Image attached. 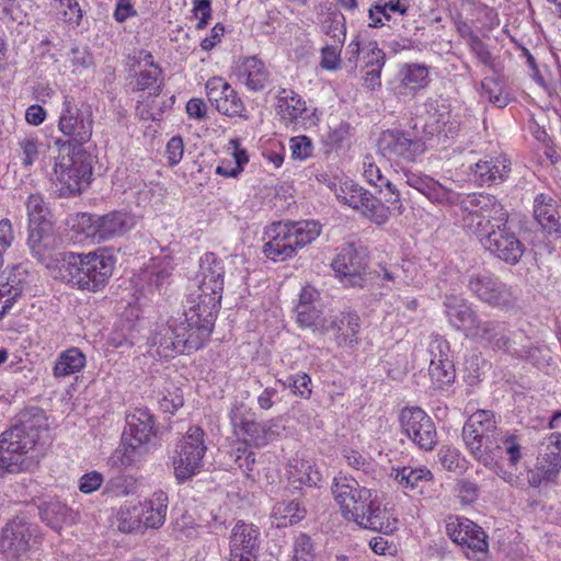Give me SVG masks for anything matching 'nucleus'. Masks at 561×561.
Here are the masks:
<instances>
[{"mask_svg":"<svg viewBox=\"0 0 561 561\" xmlns=\"http://www.w3.org/2000/svg\"><path fill=\"white\" fill-rule=\"evenodd\" d=\"M276 99L277 113L285 121L293 123L306 111V102L290 89H282Z\"/></svg>","mask_w":561,"mask_h":561,"instance_id":"obj_42","label":"nucleus"},{"mask_svg":"<svg viewBox=\"0 0 561 561\" xmlns=\"http://www.w3.org/2000/svg\"><path fill=\"white\" fill-rule=\"evenodd\" d=\"M428 376L432 385L436 389H444L450 386L456 378L455 367L453 362H435L431 360L428 366Z\"/></svg>","mask_w":561,"mask_h":561,"instance_id":"obj_45","label":"nucleus"},{"mask_svg":"<svg viewBox=\"0 0 561 561\" xmlns=\"http://www.w3.org/2000/svg\"><path fill=\"white\" fill-rule=\"evenodd\" d=\"M408 9L409 3L407 0H377L368 10L369 26H383L394 14L404 15Z\"/></svg>","mask_w":561,"mask_h":561,"instance_id":"obj_38","label":"nucleus"},{"mask_svg":"<svg viewBox=\"0 0 561 561\" xmlns=\"http://www.w3.org/2000/svg\"><path fill=\"white\" fill-rule=\"evenodd\" d=\"M214 329L204 325L201 322L188 321L186 317L183 320L174 321V332L181 340L180 346L184 354H190L202 348L209 340Z\"/></svg>","mask_w":561,"mask_h":561,"instance_id":"obj_30","label":"nucleus"},{"mask_svg":"<svg viewBox=\"0 0 561 561\" xmlns=\"http://www.w3.org/2000/svg\"><path fill=\"white\" fill-rule=\"evenodd\" d=\"M28 225H43L50 222V210L41 194H31L26 201Z\"/></svg>","mask_w":561,"mask_h":561,"instance_id":"obj_50","label":"nucleus"},{"mask_svg":"<svg viewBox=\"0 0 561 561\" xmlns=\"http://www.w3.org/2000/svg\"><path fill=\"white\" fill-rule=\"evenodd\" d=\"M43 535L38 525L32 523L25 513L10 518L0 533V553L8 560L22 561L28 553L38 550Z\"/></svg>","mask_w":561,"mask_h":561,"instance_id":"obj_5","label":"nucleus"},{"mask_svg":"<svg viewBox=\"0 0 561 561\" xmlns=\"http://www.w3.org/2000/svg\"><path fill=\"white\" fill-rule=\"evenodd\" d=\"M290 561H317L316 543L309 535L300 533L295 537Z\"/></svg>","mask_w":561,"mask_h":561,"instance_id":"obj_53","label":"nucleus"},{"mask_svg":"<svg viewBox=\"0 0 561 561\" xmlns=\"http://www.w3.org/2000/svg\"><path fill=\"white\" fill-rule=\"evenodd\" d=\"M115 260L106 251L66 252L59 267L60 278L80 290L96 293L105 287L113 274Z\"/></svg>","mask_w":561,"mask_h":561,"instance_id":"obj_4","label":"nucleus"},{"mask_svg":"<svg viewBox=\"0 0 561 561\" xmlns=\"http://www.w3.org/2000/svg\"><path fill=\"white\" fill-rule=\"evenodd\" d=\"M403 178L410 187L419 191L433 203L443 205L459 204L461 206L463 197L459 193L442 185L430 175L403 170Z\"/></svg>","mask_w":561,"mask_h":561,"instance_id":"obj_21","label":"nucleus"},{"mask_svg":"<svg viewBox=\"0 0 561 561\" xmlns=\"http://www.w3.org/2000/svg\"><path fill=\"white\" fill-rule=\"evenodd\" d=\"M79 225L88 237L104 241L124 234L133 227L134 221L125 213L112 211L104 216L82 214Z\"/></svg>","mask_w":561,"mask_h":561,"instance_id":"obj_18","label":"nucleus"},{"mask_svg":"<svg viewBox=\"0 0 561 561\" xmlns=\"http://www.w3.org/2000/svg\"><path fill=\"white\" fill-rule=\"evenodd\" d=\"M445 314L449 324L469 339L476 324L481 319L471 305L457 296H447L444 301Z\"/></svg>","mask_w":561,"mask_h":561,"instance_id":"obj_26","label":"nucleus"},{"mask_svg":"<svg viewBox=\"0 0 561 561\" xmlns=\"http://www.w3.org/2000/svg\"><path fill=\"white\" fill-rule=\"evenodd\" d=\"M255 414L242 402H234L229 411V419L234 433L247 446L263 447L272 438L270 422H257Z\"/></svg>","mask_w":561,"mask_h":561,"instance_id":"obj_13","label":"nucleus"},{"mask_svg":"<svg viewBox=\"0 0 561 561\" xmlns=\"http://www.w3.org/2000/svg\"><path fill=\"white\" fill-rule=\"evenodd\" d=\"M201 525L194 523L192 517L182 516L175 526L176 537L180 539H194L201 534Z\"/></svg>","mask_w":561,"mask_h":561,"instance_id":"obj_63","label":"nucleus"},{"mask_svg":"<svg viewBox=\"0 0 561 561\" xmlns=\"http://www.w3.org/2000/svg\"><path fill=\"white\" fill-rule=\"evenodd\" d=\"M294 236V245L302 248L314 241L321 232V226L313 220L288 222Z\"/></svg>","mask_w":561,"mask_h":561,"instance_id":"obj_46","label":"nucleus"},{"mask_svg":"<svg viewBox=\"0 0 561 561\" xmlns=\"http://www.w3.org/2000/svg\"><path fill=\"white\" fill-rule=\"evenodd\" d=\"M480 94L500 108L505 107L510 101L508 96L503 94L502 84L493 78H485L481 82Z\"/></svg>","mask_w":561,"mask_h":561,"instance_id":"obj_54","label":"nucleus"},{"mask_svg":"<svg viewBox=\"0 0 561 561\" xmlns=\"http://www.w3.org/2000/svg\"><path fill=\"white\" fill-rule=\"evenodd\" d=\"M234 72L238 80L251 91L262 90L270 77L265 64L256 56L240 59L236 66Z\"/></svg>","mask_w":561,"mask_h":561,"instance_id":"obj_32","label":"nucleus"},{"mask_svg":"<svg viewBox=\"0 0 561 561\" xmlns=\"http://www.w3.org/2000/svg\"><path fill=\"white\" fill-rule=\"evenodd\" d=\"M289 473L293 482H299L309 486L318 485L321 480L319 471L305 460L297 461L294 470H290Z\"/></svg>","mask_w":561,"mask_h":561,"instance_id":"obj_56","label":"nucleus"},{"mask_svg":"<svg viewBox=\"0 0 561 561\" xmlns=\"http://www.w3.org/2000/svg\"><path fill=\"white\" fill-rule=\"evenodd\" d=\"M260 543L261 533L255 525L243 520L236 523L229 538V548L232 556L242 554L256 559Z\"/></svg>","mask_w":561,"mask_h":561,"instance_id":"obj_27","label":"nucleus"},{"mask_svg":"<svg viewBox=\"0 0 561 561\" xmlns=\"http://www.w3.org/2000/svg\"><path fill=\"white\" fill-rule=\"evenodd\" d=\"M343 457L351 468L363 472L367 477L374 478V473L376 472V463L370 457L364 456L362 453L355 449H345Z\"/></svg>","mask_w":561,"mask_h":561,"instance_id":"obj_55","label":"nucleus"},{"mask_svg":"<svg viewBox=\"0 0 561 561\" xmlns=\"http://www.w3.org/2000/svg\"><path fill=\"white\" fill-rule=\"evenodd\" d=\"M540 451L536 468L543 472L548 480H554L561 469V433H553Z\"/></svg>","mask_w":561,"mask_h":561,"instance_id":"obj_34","label":"nucleus"},{"mask_svg":"<svg viewBox=\"0 0 561 561\" xmlns=\"http://www.w3.org/2000/svg\"><path fill=\"white\" fill-rule=\"evenodd\" d=\"M332 493L344 518L359 527L385 535L398 529V518L390 510L381 507L377 491L362 486L356 479L347 476L334 478Z\"/></svg>","mask_w":561,"mask_h":561,"instance_id":"obj_2","label":"nucleus"},{"mask_svg":"<svg viewBox=\"0 0 561 561\" xmlns=\"http://www.w3.org/2000/svg\"><path fill=\"white\" fill-rule=\"evenodd\" d=\"M145 60L150 65V68L140 70L135 76V83L133 89L136 91H144L150 88H154V93L158 94L161 91V85L157 84L161 77V69L153 64L151 54H147Z\"/></svg>","mask_w":561,"mask_h":561,"instance_id":"obj_47","label":"nucleus"},{"mask_svg":"<svg viewBox=\"0 0 561 561\" xmlns=\"http://www.w3.org/2000/svg\"><path fill=\"white\" fill-rule=\"evenodd\" d=\"M400 424L403 433L423 450H432L437 444L436 426L432 417L421 408L402 409Z\"/></svg>","mask_w":561,"mask_h":561,"instance_id":"obj_16","label":"nucleus"},{"mask_svg":"<svg viewBox=\"0 0 561 561\" xmlns=\"http://www.w3.org/2000/svg\"><path fill=\"white\" fill-rule=\"evenodd\" d=\"M396 481L404 489H415L421 483L431 481L433 474L426 467H402L396 470Z\"/></svg>","mask_w":561,"mask_h":561,"instance_id":"obj_44","label":"nucleus"},{"mask_svg":"<svg viewBox=\"0 0 561 561\" xmlns=\"http://www.w3.org/2000/svg\"><path fill=\"white\" fill-rule=\"evenodd\" d=\"M336 198L359 210L365 217L376 225H383L389 219V208L383 203L374 197L368 191L357 185L353 181H345L335 187Z\"/></svg>","mask_w":561,"mask_h":561,"instance_id":"obj_12","label":"nucleus"},{"mask_svg":"<svg viewBox=\"0 0 561 561\" xmlns=\"http://www.w3.org/2000/svg\"><path fill=\"white\" fill-rule=\"evenodd\" d=\"M533 213L546 232L561 237V205L554 194H537L533 203Z\"/></svg>","mask_w":561,"mask_h":561,"instance_id":"obj_25","label":"nucleus"},{"mask_svg":"<svg viewBox=\"0 0 561 561\" xmlns=\"http://www.w3.org/2000/svg\"><path fill=\"white\" fill-rule=\"evenodd\" d=\"M378 149L383 157L407 162H414L425 150V139L400 129L385 130L379 140Z\"/></svg>","mask_w":561,"mask_h":561,"instance_id":"obj_15","label":"nucleus"},{"mask_svg":"<svg viewBox=\"0 0 561 561\" xmlns=\"http://www.w3.org/2000/svg\"><path fill=\"white\" fill-rule=\"evenodd\" d=\"M334 332V341L340 347H354L357 344L359 317L356 312H340L327 320L322 333Z\"/></svg>","mask_w":561,"mask_h":561,"instance_id":"obj_29","label":"nucleus"},{"mask_svg":"<svg viewBox=\"0 0 561 561\" xmlns=\"http://www.w3.org/2000/svg\"><path fill=\"white\" fill-rule=\"evenodd\" d=\"M51 224L28 225L27 245L38 261L44 262L51 249Z\"/></svg>","mask_w":561,"mask_h":561,"instance_id":"obj_39","label":"nucleus"},{"mask_svg":"<svg viewBox=\"0 0 561 561\" xmlns=\"http://www.w3.org/2000/svg\"><path fill=\"white\" fill-rule=\"evenodd\" d=\"M174 332V321L168 324L158 325L148 337L152 355L169 358L174 354H184L182 351L181 340L176 337Z\"/></svg>","mask_w":561,"mask_h":561,"instance_id":"obj_33","label":"nucleus"},{"mask_svg":"<svg viewBox=\"0 0 561 561\" xmlns=\"http://www.w3.org/2000/svg\"><path fill=\"white\" fill-rule=\"evenodd\" d=\"M69 510L60 502H46L39 506V514L43 522L55 530H59L66 522Z\"/></svg>","mask_w":561,"mask_h":561,"instance_id":"obj_49","label":"nucleus"},{"mask_svg":"<svg viewBox=\"0 0 561 561\" xmlns=\"http://www.w3.org/2000/svg\"><path fill=\"white\" fill-rule=\"evenodd\" d=\"M461 210L463 227L479 239L486 251L512 265L520 261L525 245L508 227V214L495 196L468 194L463 196Z\"/></svg>","mask_w":561,"mask_h":561,"instance_id":"obj_1","label":"nucleus"},{"mask_svg":"<svg viewBox=\"0 0 561 561\" xmlns=\"http://www.w3.org/2000/svg\"><path fill=\"white\" fill-rule=\"evenodd\" d=\"M399 76L400 82L394 88V92L399 98L414 95L428 83V70L423 65H405L400 70Z\"/></svg>","mask_w":561,"mask_h":561,"instance_id":"obj_35","label":"nucleus"},{"mask_svg":"<svg viewBox=\"0 0 561 561\" xmlns=\"http://www.w3.org/2000/svg\"><path fill=\"white\" fill-rule=\"evenodd\" d=\"M222 296L196 289L190 295L184 317L214 329Z\"/></svg>","mask_w":561,"mask_h":561,"instance_id":"obj_24","label":"nucleus"},{"mask_svg":"<svg viewBox=\"0 0 561 561\" xmlns=\"http://www.w3.org/2000/svg\"><path fill=\"white\" fill-rule=\"evenodd\" d=\"M93 116L90 107H78L73 100L65 96L58 119V130L61 137L54 138V145L59 150H72L91 139Z\"/></svg>","mask_w":561,"mask_h":561,"instance_id":"obj_7","label":"nucleus"},{"mask_svg":"<svg viewBox=\"0 0 561 561\" xmlns=\"http://www.w3.org/2000/svg\"><path fill=\"white\" fill-rule=\"evenodd\" d=\"M85 355L78 347H70L59 354L54 366V376L64 378L79 373L85 366Z\"/></svg>","mask_w":561,"mask_h":561,"instance_id":"obj_43","label":"nucleus"},{"mask_svg":"<svg viewBox=\"0 0 561 561\" xmlns=\"http://www.w3.org/2000/svg\"><path fill=\"white\" fill-rule=\"evenodd\" d=\"M446 533L449 538L462 548H467L469 559L481 554L477 561H486L488 536L483 529L472 520L461 516H449L446 520Z\"/></svg>","mask_w":561,"mask_h":561,"instance_id":"obj_14","label":"nucleus"},{"mask_svg":"<svg viewBox=\"0 0 561 561\" xmlns=\"http://www.w3.org/2000/svg\"><path fill=\"white\" fill-rule=\"evenodd\" d=\"M144 507V527L145 530L160 528L167 518V512L169 506V496L162 491H156L153 494L141 502Z\"/></svg>","mask_w":561,"mask_h":561,"instance_id":"obj_36","label":"nucleus"},{"mask_svg":"<svg viewBox=\"0 0 561 561\" xmlns=\"http://www.w3.org/2000/svg\"><path fill=\"white\" fill-rule=\"evenodd\" d=\"M468 288L478 299L492 307H505L513 301L511 287L489 272L471 274Z\"/></svg>","mask_w":561,"mask_h":561,"instance_id":"obj_19","label":"nucleus"},{"mask_svg":"<svg viewBox=\"0 0 561 561\" xmlns=\"http://www.w3.org/2000/svg\"><path fill=\"white\" fill-rule=\"evenodd\" d=\"M208 101L222 115L240 116L244 110L242 100L236 90L221 78H211L206 83Z\"/></svg>","mask_w":561,"mask_h":561,"instance_id":"obj_22","label":"nucleus"},{"mask_svg":"<svg viewBox=\"0 0 561 561\" xmlns=\"http://www.w3.org/2000/svg\"><path fill=\"white\" fill-rule=\"evenodd\" d=\"M437 457L440 465L450 472L462 474L468 469V461L456 448L444 446Z\"/></svg>","mask_w":561,"mask_h":561,"instance_id":"obj_52","label":"nucleus"},{"mask_svg":"<svg viewBox=\"0 0 561 561\" xmlns=\"http://www.w3.org/2000/svg\"><path fill=\"white\" fill-rule=\"evenodd\" d=\"M425 105L427 108V118L423 127L425 140L434 136L454 137L458 133L459 123L453 118L445 100H428Z\"/></svg>","mask_w":561,"mask_h":561,"instance_id":"obj_20","label":"nucleus"},{"mask_svg":"<svg viewBox=\"0 0 561 561\" xmlns=\"http://www.w3.org/2000/svg\"><path fill=\"white\" fill-rule=\"evenodd\" d=\"M267 241L264 244L265 255L275 262H283L296 254L294 236L288 222H273L265 231Z\"/></svg>","mask_w":561,"mask_h":561,"instance_id":"obj_23","label":"nucleus"},{"mask_svg":"<svg viewBox=\"0 0 561 561\" xmlns=\"http://www.w3.org/2000/svg\"><path fill=\"white\" fill-rule=\"evenodd\" d=\"M67 61L71 72L75 75H83L95 67L94 57L91 50L87 47H72L67 54Z\"/></svg>","mask_w":561,"mask_h":561,"instance_id":"obj_48","label":"nucleus"},{"mask_svg":"<svg viewBox=\"0 0 561 561\" xmlns=\"http://www.w3.org/2000/svg\"><path fill=\"white\" fill-rule=\"evenodd\" d=\"M225 266L215 253L207 252L199 260V271L196 276L199 291H208L222 296Z\"/></svg>","mask_w":561,"mask_h":561,"instance_id":"obj_28","label":"nucleus"},{"mask_svg":"<svg viewBox=\"0 0 561 561\" xmlns=\"http://www.w3.org/2000/svg\"><path fill=\"white\" fill-rule=\"evenodd\" d=\"M127 427L122 443L110 458L113 466L128 467L135 461L138 449L149 442L154 433L153 416L147 408H137L126 417Z\"/></svg>","mask_w":561,"mask_h":561,"instance_id":"obj_8","label":"nucleus"},{"mask_svg":"<svg viewBox=\"0 0 561 561\" xmlns=\"http://www.w3.org/2000/svg\"><path fill=\"white\" fill-rule=\"evenodd\" d=\"M144 512L141 502L122 505L116 514L118 530L124 534L144 533Z\"/></svg>","mask_w":561,"mask_h":561,"instance_id":"obj_40","label":"nucleus"},{"mask_svg":"<svg viewBox=\"0 0 561 561\" xmlns=\"http://www.w3.org/2000/svg\"><path fill=\"white\" fill-rule=\"evenodd\" d=\"M474 181L480 184L493 185L504 182L511 172V161L505 156L479 160L471 168Z\"/></svg>","mask_w":561,"mask_h":561,"instance_id":"obj_31","label":"nucleus"},{"mask_svg":"<svg viewBox=\"0 0 561 561\" xmlns=\"http://www.w3.org/2000/svg\"><path fill=\"white\" fill-rule=\"evenodd\" d=\"M48 440V424L42 413L22 414L19 422L0 435V470L20 473L30 470Z\"/></svg>","mask_w":561,"mask_h":561,"instance_id":"obj_3","label":"nucleus"},{"mask_svg":"<svg viewBox=\"0 0 561 561\" xmlns=\"http://www.w3.org/2000/svg\"><path fill=\"white\" fill-rule=\"evenodd\" d=\"M297 322L302 328H310L313 331L322 333L327 323V318H322L321 310L314 305L304 307V305H297L296 307Z\"/></svg>","mask_w":561,"mask_h":561,"instance_id":"obj_51","label":"nucleus"},{"mask_svg":"<svg viewBox=\"0 0 561 561\" xmlns=\"http://www.w3.org/2000/svg\"><path fill=\"white\" fill-rule=\"evenodd\" d=\"M92 176L91 158L85 152L72 151L67 158L56 161L51 178L55 193L59 197L78 195L90 184Z\"/></svg>","mask_w":561,"mask_h":561,"instance_id":"obj_9","label":"nucleus"},{"mask_svg":"<svg viewBox=\"0 0 561 561\" xmlns=\"http://www.w3.org/2000/svg\"><path fill=\"white\" fill-rule=\"evenodd\" d=\"M428 353L431 355V360H439L442 362H453L450 359V346L448 341L438 334L431 335V341L428 344Z\"/></svg>","mask_w":561,"mask_h":561,"instance_id":"obj_59","label":"nucleus"},{"mask_svg":"<svg viewBox=\"0 0 561 561\" xmlns=\"http://www.w3.org/2000/svg\"><path fill=\"white\" fill-rule=\"evenodd\" d=\"M469 339L494 352L511 353L517 357L530 355L528 346L514 347L515 341L507 324L503 321L480 319Z\"/></svg>","mask_w":561,"mask_h":561,"instance_id":"obj_11","label":"nucleus"},{"mask_svg":"<svg viewBox=\"0 0 561 561\" xmlns=\"http://www.w3.org/2000/svg\"><path fill=\"white\" fill-rule=\"evenodd\" d=\"M340 53L339 45H325L321 49V67L327 70H336L341 62Z\"/></svg>","mask_w":561,"mask_h":561,"instance_id":"obj_64","label":"nucleus"},{"mask_svg":"<svg viewBox=\"0 0 561 561\" xmlns=\"http://www.w3.org/2000/svg\"><path fill=\"white\" fill-rule=\"evenodd\" d=\"M323 27L328 35L337 44H342L345 39L344 16L340 13H331L323 22Z\"/></svg>","mask_w":561,"mask_h":561,"instance_id":"obj_60","label":"nucleus"},{"mask_svg":"<svg viewBox=\"0 0 561 561\" xmlns=\"http://www.w3.org/2000/svg\"><path fill=\"white\" fill-rule=\"evenodd\" d=\"M492 450V460L493 466H496V458L501 457L503 454L508 456V462L511 466H516L518 461L522 459V444L520 437L513 433H505L504 435H499L493 444Z\"/></svg>","mask_w":561,"mask_h":561,"instance_id":"obj_41","label":"nucleus"},{"mask_svg":"<svg viewBox=\"0 0 561 561\" xmlns=\"http://www.w3.org/2000/svg\"><path fill=\"white\" fill-rule=\"evenodd\" d=\"M331 266L345 285L363 287L366 282L368 254L363 248L347 244L341 249Z\"/></svg>","mask_w":561,"mask_h":561,"instance_id":"obj_17","label":"nucleus"},{"mask_svg":"<svg viewBox=\"0 0 561 561\" xmlns=\"http://www.w3.org/2000/svg\"><path fill=\"white\" fill-rule=\"evenodd\" d=\"M136 483L133 478L126 476H117L112 478L105 485L104 493L115 496H127L134 494Z\"/></svg>","mask_w":561,"mask_h":561,"instance_id":"obj_58","label":"nucleus"},{"mask_svg":"<svg viewBox=\"0 0 561 561\" xmlns=\"http://www.w3.org/2000/svg\"><path fill=\"white\" fill-rule=\"evenodd\" d=\"M19 147L22 151V164L33 165L38 158V140L34 137H24L19 140Z\"/></svg>","mask_w":561,"mask_h":561,"instance_id":"obj_62","label":"nucleus"},{"mask_svg":"<svg viewBox=\"0 0 561 561\" xmlns=\"http://www.w3.org/2000/svg\"><path fill=\"white\" fill-rule=\"evenodd\" d=\"M500 434L495 415L490 410L476 411L462 427V439L466 447L479 462L488 468L493 466L491 449Z\"/></svg>","mask_w":561,"mask_h":561,"instance_id":"obj_6","label":"nucleus"},{"mask_svg":"<svg viewBox=\"0 0 561 561\" xmlns=\"http://www.w3.org/2000/svg\"><path fill=\"white\" fill-rule=\"evenodd\" d=\"M288 388L302 399H309L311 390V378L306 373L288 376Z\"/></svg>","mask_w":561,"mask_h":561,"instance_id":"obj_61","label":"nucleus"},{"mask_svg":"<svg viewBox=\"0 0 561 561\" xmlns=\"http://www.w3.org/2000/svg\"><path fill=\"white\" fill-rule=\"evenodd\" d=\"M204 435L205 433L199 426H191L178 443L176 456L173 458V469L179 483L192 479L201 471L207 450Z\"/></svg>","mask_w":561,"mask_h":561,"instance_id":"obj_10","label":"nucleus"},{"mask_svg":"<svg viewBox=\"0 0 561 561\" xmlns=\"http://www.w3.org/2000/svg\"><path fill=\"white\" fill-rule=\"evenodd\" d=\"M307 515L306 506L298 500L277 502L271 513L272 524L277 528L291 526Z\"/></svg>","mask_w":561,"mask_h":561,"instance_id":"obj_37","label":"nucleus"},{"mask_svg":"<svg viewBox=\"0 0 561 561\" xmlns=\"http://www.w3.org/2000/svg\"><path fill=\"white\" fill-rule=\"evenodd\" d=\"M363 175L370 185L379 188V193L383 187H390V180L382 175L371 157H366L363 162Z\"/></svg>","mask_w":561,"mask_h":561,"instance_id":"obj_57","label":"nucleus"}]
</instances>
